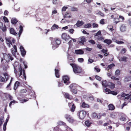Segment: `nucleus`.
<instances>
[{
    "label": "nucleus",
    "instance_id": "f257e3e1",
    "mask_svg": "<svg viewBox=\"0 0 131 131\" xmlns=\"http://www.w3.org/2000/svg\"><path fill=\"white\" fill-rule=\"evenodd\" d=\"M17 64L16 65L15 63L14 64V72L16 74H17L18 71H19L20 72L19 77L22 78L25 80L26 79V75L25 70L23 68L20 64L17 63Z\"/></svg>",
    "mask_w": 131,
    "mask_h": 131
},
{
    "label": "nucleus",
    "instance_id": "f03ea898",
    "mask_svg": "<svg viewBox=\"0 0 131 131\" xmlns=\"http://www.w3.org/2000/svg\"><path fill=\"white\" fill-rule=\"evenodd\" d=\"M49 39L51 41V44L52 45V48L53 49L57 48L61 42L60 39L58 38H53V37H50Z\"/></svg>",
    "mask_w": 131,
    "mask_h": 131
},
{
    "label": "nucleus",
    "instance_id": "7ed1b4c3",
    "mask_svg": "<svg viewBox=\"0 0 131 131\" xmlns=\"http://www.w3.org/2000/svg\"><path fill=\"white\" fill-rule=\"evenodd\" d=\"M70 65L72 67L73 71L75 73H80L82 72V68L77 65L75 63H71Z\"/></svg>",
    "mask_w": 131,
    "mask_h": 131
},
{
    "label": "nucleus",
    "instance_id": "20e7f679",
    "mask_svg": "<svg viewBox=\"0 0 131 131\" xmlns=\"http://www.w3.org/2000/svg\"><path fill=\"white\" fill-rule=\"evenodd\" d=\"M86 114V112L85 111L81 110L78 111L77 115L80 119H83L85 117Z\"/></svg>",
    "mask_w": 131,
    "mask_h": 131
},
{
    "label": "nucleus",
    "instance_id": "39448f33",
    "mask_svg": "<svg viewBox=\"0 0 131 131\" xmlns=\"http://www.w3.org/2000/svg\"><path fill=\"white\" fill-rule=\"evenodd\" d=\"M70 77L67 75L63 76L62 78V80L64 83L66 85H68L70 83Z\"/></svg>",
    "mask_w": 131,
    "mask_h": 131
},
{
    "label": "nucleus",
    "instance_id": "423d86ee",
    "mask_svg": "<svg viewBox=\"0 0 131 131\" xmlns=\"http://www.w3.org/2000/svg\"><path fill=\"white\" fill-rule=\"evenodd\" d=\"M4 56V59L7 62L9 61L10 59L12 61L14 59L12 57V55L10 54H5Z\"/></svg>",
    "mask_w": 131,
    "mask_h": 131
},
{
    "label": "nucleus",
    "instance_id": "0eeeda50",
    "mask_svg": "<svg viewBox=\"0 0 131 131\" xmlns=\"http://www.w3.org/2000/svg\"><path fill=\"white\" fill-rule=\"evenodd\" d=\"M62 38L66 41H68L69 39L71 38L69 35L66 33H63L61 36Z\"/></svg>",
    "mask_w": 131,
    "mask_h": 131
},
{
    "label": "nucleus",
    "instance_id": "6e6552de",
    "mask_svg": "<svg viewBox=\"0 0 131 131\" xmlns=\"http://www.w3.org/2000/svg\"><path fill=\"white\" fill-rule=\"evenodd\" d=\"M116 15H112L111 16V18L113 19L114 23L117 24L119 22V18H118V16L117 15V17L115 16Z\"/></svg>",
    "mask_w": 131,
    "mask_h": 131
},
{
    "label": "nucleus",
    "instance_id": "1a4fd4ad",
    "mask_svg": "<svg viewBox=\"0 0 131 131\" xmlns=\"http://www.w3.org/2000/svg\"><path fill=\"white\" fill-rule=\"evenodd\" d=\"M8 94L7 93H2L1 95V97L3 101H6L8 98Z\"/></svg>",
    "mask_w": 131,
    "mask_h": 131
},
{
    "label": "nucleus",
    "instance_id": "9d476101",
    "mask_svg": "<svg viewBox=\"0 0 131 131\" xmlns=\"http://www.w3.org/2000/svg\"><path fill=\"white\" fill-rule=\"evenodd\" d=\"M68 105L69 107L72 106L70 108V111L72 112H74L76 108V107L74 104H73V102L69 103Z\"/></svg>",
    "mask_w": 131,
    "mask_h": 131
},
{
    "label": "nucleus",
    "instance_id": "9b49d317",
    "mask_svg": "<svg viewBox=\"0 0 131 131\" xmlns=\"http://www.w3.org/2000/svg\"><path fill=\"white\" fill-rule=\"evenodd\" d=\"M84 24V22L82 21H80L78 20L77 21L76 24L74 25L75 27H79L83 25Z\"/></svg>",
    "mask_w": 131,
    "mask_h": 131
},
{
    "label": "nucleus",
    "instance_id": "f8f14e48",
    "mask_svg": "<svg viewBox=\"0 0 131 131\" xmlns=\"http://www.w3.org/2000/svg\"><path fill=\"white\" fill-rule=\"evenodd\" d=\"M59 67L57 66L56 68L54 70L55 71V75L56 76L57 78H59L60 77V75L59 73V70L58 69Z\"/></svg>",
    "mask_w": 131,
    "mask_h": 131
},
{
    "label": "nucleus",
    "instance_id": "ddd939ff",
    "mask_svg": "<svg viewBox=\"0 0 131 131\" xmlns=\"http://www.w3.org/2000/svg\"><path fill=\"white\" fill-rule=\"evenodd\" d=\"M13 48L14 49H11V51L13 55L15 56L16 55V53L17 52V50L16 46L15 45H14Z\"/></svg>",
    "mask_w": 131,
    "mask_h": 131
},
{
    "label": "nucleus",
    "instance_id": "4468645a",
    "mask_svg": "<svg viewBox=\"0 0 131 131\" xmlns=\"http://www.w3.org/2000/svg\"><path fill=\"white\" fill-rule=\"evenodd\" d=\"M80 40L79 41V43L82 45H84V42L86 41V40L84 37H81Z\"/></svg>",
    "mask_w": 131,
    "mask_h": 131
},
{
    "label": "nucleus",
    "instance_id": "2eb2a0df",
    "mask_svg": "<svg viewBox=\"0 0 131 131\" xmlns=\"http://www.w3.org/2000/svg\"><path fill=\"white\" fill-rule=\"evenodd\" d=\"M20 50L21 52V54L23 56L25 55L26 54V51L24 49L23 47L20 46Z\"/></svg>",
    "mask_w": 131,
    "mask_h": 131
},
{
    "label": "nucleus",
    "instance_id": "dca6fc26",
    "mask_svg": "<svg viewBox=\"0 0 131 131\" xmlns=\"http://www.w3.org/2000/svg\"><path fill=\"white\" fill-rule=\"evenodd\" d=\"M9 31L10 33L12 34L15 36H16L17 34L15 30L13 28H10Z\"/></svg>",
    "mask_w": 131,
    "mask_h": 131
},
{
    "label": "nucleus",
    "instance_id": "f3484780",
    "mask_svg": "<svg viewBox=\"0 0 131 131\" xmlns=\"http://www.w3.org/2000/svg\"><path fill=\"white\" fill-rule=\"evenodd\" d=\"M75 53L77 54H84V51L81 50H75Z\"/></svg>",
    "mask_w": 131,
    "mask_h": 131
},
{
    "label": "nucleus",
    "instance_id": "a211bd4d",
    "mask_svg": "<svg viewBox=\"0 0 131 131\" xmlns=\"http://www.w3.org/2000/svg\"><path fill=\"white\" fill-rule=\"evenodd\" d=\"M20 84V82L18 81H17L15 82L14 87V89L15 90H16L18 86Z\"/></svg>",
    "mask_w": 131,
    "mask_h": 131
},
{
    "label": "nucleus",
    "instance_id": "6ab92c4d",
    "mask_svg": "<svg viewBox=\"0 0 131 131\" xmlns=\"http://www.w3.org/2000/svg\"><path fill=\"white\" fill-rule=\"evenodd\" d=\"M23 25H20L19 27V28L20 29L19 30V37L20 35H21L23 31Z\"/></svg>",
    "mask_w": 131,
    "mask_h": 131
},
{
    "label": "nucleus",
    "instance_id": "aec40b11",
    "mask_svg": "<svg viewBox=\"0 0 131 131\" xmlns=\"http://www.w3.org/2000/svg\"><path fill=\"white\" fill-rule=\"evenodd\" d=\"M108 86L111 89H113L115 88V85L111 82H108Z\"/></svg>",
    "mask_w": 131,
    "mask_h": 131
},
{
    "label": "nucleus",
    "instance_id": "412c9836",
    "mask_svg": "<svg viewBox=\"0 0 131 131\" xmlns=\"http://www.w3.org/2000/svg\"><path fill=\"white\" fill-rule=\"evenodd\" d=\"M81 106L83 108H87L89 107V105L86 103L84 102H82Z\"/></svg>",
    "mask_w": 131,
    "mask_h": 131
},
{
    "label": "nucleus",
    "instance_id": "4be33fe9",
    "mask_svg": "<svg viewBox=\"0 0 131 131\" xmlns=\"http://www.w3.org/2000/svg\"><path fill=\"white\" fill-rule=\"evenodd\" d=\"M6 42L9 47H10V45H12V42L9 39H6Z\"/></svg>",
    "mask_w": 131,
    "mask_h": 131
},
{
    "label": "nucleus",
    "instance_id": "5701e85b",
    "mask_svg": "<svg viewBox=\"0 0 131 131\" xmlns=\"http://www.w3.org/2000/svg\"><path fill=\"white\" fill-rule=\"evenodd\" d=\"M17 20L15 18H12L11 19V23L14 25L16 24L18 22Z\"/></svg>",
    "mask_w": 131,
    "mask_h": 131
},
{
    "label": "nucleus",
    "instance_id": "b1692460",
    "mask_svg": "<svg viewBox=\"0 0 131 131\" xmlns=\"http://www.w3.org/2000/svg\"><path fill=\"white\" fill-rule=\"evenodd\" d=\"M125 82H128L131 81V77H127L125 78L124 80Z\"/></svg>",
    "mask_w": 131,
    "mask_h": 131
},
{
    "label": "nucleus",
    "instance_id": "393cba45",
    "mask_svg": "<svg viewBox=\"0 0 131 131\" xmlns=\"http://www.w3.org/2000/svg\"><path fill=\"white\" fill-rule=\"evenodd\" d=\"M108 107L109 110H113L115 109V106L113 104H112L109 105Z\"/></svg>",
    "mask_w": 131,
    "mask_h": 131
},
{
    "label": "nucleus",
    "instance_id": "a878e982",
    "mask_svg": "<svg viewBox=\"0 0 131 131\" xmlns=\"http://www.w3.org/2000/svg\"><path fill=\"white\" fill-rule=\"evenodd\" d=\"M128 58L125 56H123V57H121L119 59L120 61H124V62H126L127 61V59Z\"/></svg>",
    "mask_w": 131,
    "mask_h": 131
},
{
    "label": "nucleus",
    "instance_id": "bb28decb",
    "mask_svg": "<svg viewBox=\"0 0 131 131\" xmlns=\"http://www.w3.org/2000/svg\"><path fill=\"white\" fill-rule=\"evenodd\" d=\"M120 30L122 32H124L126 30V27L123 25H122L121 27Z\"/></svg>",
    "mask_w": 131,
    "mask_h": 131
},
{
    "label": "nucleus",
    "instance_id": "cd10ccee",
    "mask_svg": "<svg viewBox=\"0 0 131 131\" xmlns=\"http://www.w3.org/2000/svg\"><path fill=\"white\" fill-rule=\"evenodd\" d=\"M104 42L109 45L112 43V41L110 39H106L104 41Z\"/></svg>",
    "mask_w": 131,
    "mask_h": 131
},
{
    "label": "nucleus",
    "instance_id": "c85d7f7f",
    "mask_svg": "<svg viewBox=\"0 0 131 131\" xmlns=\"http://www.w3.org/2000/svg\"><path fill=\"white\" fill-rule=\"evenodd\" d=\"M64 96L68 99H70L71 98V96L68 93H65L64 94Z\"/></svg>",
    "mask_w": 131,
    "mask_h": 131
},
{
    "label": "nucleus",
    "instance_id": "c756f323",
    "mask_svg": "<svg viewBox=\"0 0 131 131\" xmlns=\"http://www.w3.org/2000/svg\"><path fill=\"white\" fill-rule=\"evenodd\" d=\"M58 28L59 27L58 25L56 24H54L51 28V29L52 30H54L55 29H58Z\"/></svg>",
    "mask_w": 131,
    "mask_h": 131
},
{
    "label": "nucleus",
    "instance_id": "7c9ffc66",
    "mask_svg": "<svg viewBox=\"0 0 131 131\" xmlns=\"http://www.w3.org/2000/svg\"><path fill=\"white\" fill-rule=\"evenodd\" d=\"M96 14L98 15H100L102 17H104L105 16V14L104 13L102 12L101 11H98L96 13Z\"/></svg>",
    "mask_w": 131,
    "mask_h": 131
},
{
    "label": "nucleus",
    "instance_id": "2f4dec72",
    "mask_svg": "<svg viewBox=\"0 0 131 131\" xmlns=\"http://www.w3.org/2000/svg\"><path fill=\"white\" fill-rule=\"evenodd\" d=\"M2 26H0V28L1 29L2 31L5 32V31H6L7 30V29L5 25H4V26H3V24H2Z\"/></svg>",
    "mask_w": 131,
    "mask_h": 131
},
{
    "label": "nucleus",
    "instance_id": "473e14b6",
    "mask_svg": "<svg viewBox=\"0 0 131 131\" xmlns=\"http://www.w3.org/2000/svg\"><path fill=\"white\" fill-rule=\"evenodd\" d=\"M102 85L105 87L108 86V83L106 80L103 81L102 82Z\"/></svg>",
    "mask_w": 131,
    "mask_h": 131
},
{
    "label": "nucleus",
    "instance_id": "72a5a7b5",
    "mask_svg": "<svg viewBox=\"0 0 131 131\" xmlns=\"http://www.w3.org/2000/svg\"><path fill=\"white\" fill-rule=\"evenodd\" d=\"M20 7L17 5H15L14 6V9L15 11H18L20 10Z\"/></svg>",
    "mask_w": 131,
    "mask_h": 131
},
{
    "label": "nucleus",
    "instance_id": "f704fd0d",
    "mask_svg": "<svg viewBox=\"0 0 131 131\" xmlns=\"http://www.w3.org/2000/svg\"><path fill=\"white\" fill-rule=\"evenodd\" d=\"M92 123L89 121H86L85 122V125L88 127L90 126Z\"/></svg>",
    "mask_w": 131,
    "mask_h": 131
},
{
    "label": "nucleus",
    "instance_id": "c9c22d12",
    "mask_svg": "<svg viewBox=\"0 0 131 131\" xmlns=\"http://www.w3.org/2000/svg\"><path fill=\"white\" fill-rule=\"evenodd\" d=\"M121 74L120 70H117L115 72V75L116 76H119Z\"/></svg>",
    "mask_w": 131,
    "mask_h": 131
},
{
    "label": "nucleus",
    "instance_id": "e433bc0d",
    "mask_svg": "<svg viewBox=\"0 0 131 131\" xmlns=\"http://www.w3.org/2000/svg\"><path fill=\"white\" fill-rule=\"evenodd\" d=\"M111 79L114 81H118L120 80L119 77L116 78L114 76H112L111 77Z\"/></svg>",
    "mask_w": 131,
    "mask_h": 131
},
{
    "label": "nucleus",
    "instance_id": "4c0bfd02",
    "mask_svg": "<svg viewBox=\"0 0 131 131\" xmlns=\"http://www.w3.org/2000/svg\"><path fill=\"white\" fill-rule=\"evenodd\" d=\"M104 92H106V93L107 92L108 94H110L111 91L110 89L105 87L104 88Z\"/></svg>",
    "mask_w": 131,
    "mask_h": 131
},
{
    "label": "nucleus",
    "instance_id": "58836bf2",
    "mask_svg": "<svg viewBox=\"0 0 131 131\" xmlns=\"http://www.w3.org/2000/svg\"><path fill=\"white\" fill-rule=\"evenodd\" d=\"M67 121L68 122L71 123H73L74 121V120L73 118L72 117H71Z\"/></svg>",
    "mask_w": 131,
    "mask_h": 131
},
{
    "label": "nucleus",
    "instance_id": "ea45409f",
    "mask_svg": "<svg viewBox=\"0 0 131 131\" xmlns=\"http://www.w3.org/2000/svg\"><path fill=\"white\" fill-rule=\"evenodd\" d=\"M91 26V25L90 23L86 24L84 25V27L85 28H89Z\"/></svg>",
    "mask_w": 131,
    "mask_h": 131
},
{
    "label": "nucleus",
    "instance_id": "a19ab883",
    "mask_svg": "<svg viewBox=\"0 0 131 131\" xmlns=\"http://www.w3.org/2000/svg\"><path fill=\"white\" fill-rule=\"evenodd\" d=\"M71 15L70 14L66 12L64 16V18H70L71 17Z\"/></svg>",
    "mask_w": 131,
    "mask_h": 131
},
{
    "label": "nucleus",
    "instance_id": "79ce46f5",
    "mask_svg": "<svg viewBox=\"0 0 131 131\" xmlns=\"http://www.w3.org/2000/svg\"><path fill=\"white\" fill-rule=\"evenodd\" d=\"M3 74L4 75L5 77V78L6 79V81H7L9 79V76L8 75V74L6 73H4Z\"/></svg>",
    "mask_w": 131,
    "mask_h": 131
},
{
    "label": "nucleus",
    "instance_id": "37998d69",
    "mask_svg": "<svg viewBox=\"0 0 131 131\" xmlns=\"http://www.w3.org/2000/svg\"><path fill=\"white\" fill-rule=\"evenodd\" d=\"M65 118L68 120L71 116L70 115L68 114H66L64 116Z\"/></svg>",
    "mask_w": 131,
    "mask_h": 131
},
{
    "label": "nucleus",
    "instance_id": "c03bdc74",
    "mask_svg": "<svg viewBox=\"0 0 131 131\" xmlns=\"http://www.w3.org/2000/svg\"><path fill=\"white\" fill-rule=\"evenodd\" d=\"M107 28L108 29L110 30L111 31H113L114 30L113 26L111 25H108L107 27Z\"/></svg>",
    "mask_w": 131,
    "mask_h": 131
},
{
    "label": "nucleus",
    "instance_id": "a18cd8bd",
    "mask_svg": "<svg viewBox=\"0 0 131 131\" xmlns=\"http://www.w3.org/2000/svg\"><path fill=\"white\" fill-rule=\"evenodd\" d=\"M97 39L99 40H103L104 39V38L103 37L100 35L98 36Z\"/></svg>",
    "mask_w": 131,
    "mask_h": 131
},
{
    "label": "nucleus",
    "instance_id": "49530a36",
    "mask_svg": "<svg viewBox=\"0 0 131 131\" xmlns=\"http://www.w3.org/2000/svg\"><path fill=\"white\" fill-rule=\"evenodd\" d=\"M58 86L59 87L62 86L63 85V84L62 82L58 81Z\"/></svg>",
    "mask_w": 131,
    "mask_h": 131
},
{
    "label": "nucleus",
    "instance_id": "de8ad7c7",
    "mask_svg": "<svg viewBox=\"0 0 131 131\" xmlns=\"http://www.w3.org/2000/svg\"><path fill=\"white\" fill-rule=\"evenodd\" d=\"M111 123L112 122L110 120H109L107 123H104L103 125L104 126H106L108 125L109 124H111Z\"/></svg>",
    "mask_w": 131,
    "mask_h": 131
},
{
    "label": "nucleus",
    "instance_id": "09e8293b",
    "mask_svg": "<svg viewBox=\"0 0 131 131\" xmlns=\"http://www.w3.org/2000/svg\"><path fill=\"white\" fill-rule=\"evenodd\" d=\"M71 91L72 93L76 94L77 93V91L76 89H73L71 90Z\"/></svg>",
    "mask_w": 131,
    "mask_h": 131
},
{
    "label": "nucleus",
    "instance_id": "8fccbe9b",
    "mask_svg": "<svg viewBox=\"0 0 131 131\" xmlns=\"http://www.w3.org/2000/svg\"><path fill=\"white\" fill-rule=\"evenodd\" d=\"M127 51L126 49L125 48H123L122 49L121 51V53L122 54L125 53Z\"/></svg>",
    "mask_w": 131,
    "mask_h": 131
},
{
    "label": "nucleus",
    "instance_id": "3c124183",
    "mask_svg": "<svg viewBox=\"0 0 131 131\" xmlns=\"http://www.w3.org/2000/svg\"><path fill=\"white\" fill-rule=\"evenodd\" d=\"M115 65L114 64L112 63V64H111L109 65H108L107 67V68H109L110 69H111L112 67H114Z\"/></svg>",
    "mask_w": 131,
    "mask_h": 131
},
{
    "label": "nucleus",
    "instance_id": "603ef678",
    "mask_svg": "<svg viewBox=\"0 0 131 131\" xmlns=\"http://www.w3.org/2000/svg\"><path fill=\"white\" fill-rule=\"evenodd\" d=\"M75 84H72L69 86V87L71 90L73 89V88L75 87Z\"/></svg>",
    "mask_w": 131,
    "mask_h": 131
},
{
    "label": "nucleus",
    "instance_id": "864d4df0",
    "mask_svg": "<svg viewBox=\"0 0 131 131\" xmlns=\"http://www.w3.org/2000/svg\"><path fill=\"white\" fill-rule=\"evenodd\" d=\"M3 19L4 20V22L8 23L9 22V21L8 19L5 16H4L3 18Z\"/></svg>",
    "mask_w": 131,
    "mask_h": 131
},
{
    "label": "nucleus",
    "instance_id": "5fc2aeb1",
    "mask_svg": "<svg viewBox=\"0 0 131 131\" xmlns=\"http://www.w3.org/2000/svg\"><path fill=\"white\" fill-rule=\"evenodd\" d=\"M17 101H16L15 100H13V101H11L9 103V106L10 107L11 105H12V104H14L15 103H17Z\"/></svg>",
    "mask_w": 131,
    "mask_h": 131
},
{
    "label": "nucleus",
    "instance_id": "6e6d98bb",
    "mask_svg": "<svg viewBox=\"0 0 131 131\" xmlns=\"http://www.w3.org/2000/svg\"><path fill=\"white\" fill-rule=\"evenodd\" d=\"M116 43L118 44H124V42L121 41L117 40Z\"/></svg>",
    "mask_w": 131,
    "mask_h": 131
},
{
    "label": "nucleus",
    "instance_id": "4d7b16f0",
    "mask_svg": "<svg viewBox=\"0 0 131 131\" xmlns=\"http://www.w3.org/2000/svg\"><path fill=\"white\" fill-rule=\"evenodd\" d=\"M5 81V78L2 76H0V81L3 82H4Z\"/></svg>",
    "mask_w": 131,
    "mask_h": 131
},
{
    "label": "nucleus",
    "instance_id": "13d9d810",
    "mask_svg": "<svg viewBox=\"0 0 131 131\" xmlns=\"http://www.w3.org/2000/svg\"><path fill=\"white\" fill-rule=\"evenodd\" d=\"M95 79L99 81H101V78L97 75H96L95 76Z\"/></svg>",
    "mask_w": 131,
    "mask_h": 131
},
{
    "label": "nucleus",
    "instance_id": "bf43d9fd",
    "mask_svg": "<svg viewBox=\"0 0 131 131\" xmlns=\"http://www.w3.org/2000/svg\"><path fill=\"white\" fill-rule=\"evenodd\" d=\"M89 42L90 43H91L92 45L95 44V42L93 40H90L89 41Z\"/></svg>",
    "mask_w": 131,
    "mask_h": 131
},
{
    "label": "nucleus",
    "instance_id": "052dcab7",
    "mask_svg": "<svg viewBox=\"0 0 131 131\" xmlns=\"http://www.w3.org/2000/svg\"><path fill=\"white\" fill-rule=\"evenodd\" d=\"M71 11H76L78 10V9L77 7H73L71 8Z\"/></svg>",
    "mask_w": 131,
    "mask_h": 131
},
{
    "label": "nucleus",
    "instance_id": "680f3d73",
    "mask_svg": "<svg viewBox=\"0 0 131 131\" xmlns=\"http://www.w3.org/2000/svg\"><path fill=\"white\" fill-rule=\"evenodd\" d=\"M110 94H112L113 95H116L117 94V93L116 92H115L114 91H111Z\"/></svg>",
    "mask_w": 131,
    "mask_h": 131
},
{
    "label": "nucleus",
    "instance_id": "e2e57ef3",
    "mask_svg": "<svg viewBox=\"0 0 131 131\" xmlns=\"http://www.w3.org/2000/svg\"><path fill=\"white\" fill-rule=\"evenodd\" d=\"M99 35H101V31L99 30L98 31L96 34L95 35V36H99Z\"/></svg>",
    "mask_w": 131,
    "mask_h": 131
},
{
    "label": "nucleus",
    "instance_id": "0e129e2a",
    "mask_svg": "<svg viewBox=\"0 0 131 131\" xmlns=\"http://www.w3.org/2000/svg\"><path fill=\"white\" fill-rule=\"evenodd\" d=\"M78 60L79 62H82L84 61V59L83 58H79L78 59Z\"/></svg>",
    "mask_w": 131,
    "mask_h": 131
},
{
    "label": "nucleus",
    "instance_id": "69168bd1",
    "mask_svg": "<svg viewBox=\"0 0 131 131\" xmlns=\"http://www.w3.org/2000/svg\"><path fill=\"white\" fill-rule=\"evenodd\" d=\"M97 116V114L95 113H94L92 114V117L93 118H96Z\"/></svg>",
    "mask_w": 131,
    "mask_h": 131
},
{
    "label": "nucleus",
    "instance_id": "338daca9",
    "mask_svg": "<svg viewBox=\"0 0 131 131\" xmlns=\"http://www.w3.org/2000/svg\"><path fill=\"white\" fill-rule=\"evenodd\" d=\"M117 38L116 37H113L112 38V40L114 42H116L117 41Z\"/></svg>",
    "mask_w": 131,
    "mask_h": 131
},
{
    "label": "nucleus",
    "instance_id": "774afa93",
    "mask_svg": "<svg viewBox=\"0 0 131 131\" xmlns=\"http://www.w3.org/2000/svg\"><path fill=\"white\" fill-rule=\"evenodd\" d=\"M68 7L66 6H64L62 8V11H65L68 8Z\"/></svg>",
    "mask_w": 131,
    "mask_h": 131
}]
</instances>
